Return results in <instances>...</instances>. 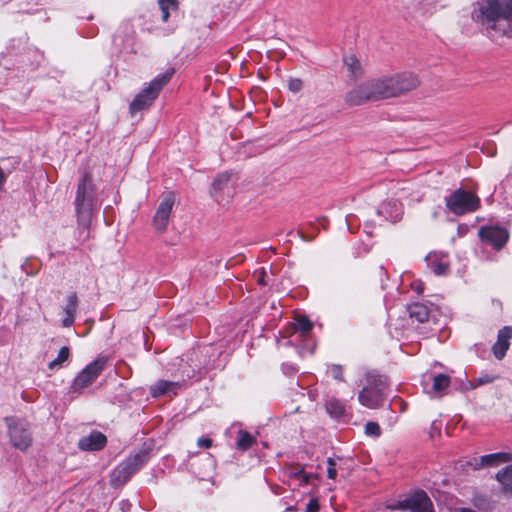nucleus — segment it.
I'll return each mask as SVG.
<instances>
[{
	"mask_svg": "<svg viewBox=\"0 0 512 512\" xmlns=\"http://www.w3.org/2000/svg\"><path fill=\"white\" fill-rule=\"evenodd\" d=\"M471 16L487 30L505 33L512 20V0H477Z\"/></svg>",
	"mask_w": 512,
	"mask_h": 512,
	"instance_id": "obj_1",
	"label": "nucleus"
},
{
	"mask_svg": "<svg viewBox=\"0 0 512 512\" xmlns=\"http://www.w3.org/2000/svg\"><path fill=\"white\" fill-rule=\"evenodd\" d=\"M389 380L384 374L375 369L364 372V385L359 391V403L369 409H378L388 398Z\"/></svg>",
	"mask_w": 512,
	"mask_h": 512,
	"instance_id": "obj_2",
	"label": "nucleus"
},
{
	"mask_svg": "<svg viewBox=\"0 0 512 512\" xmlns=\"http://www.w3.org/2000/svg\"><path fill=\"white\" fill-rule=\"evenodd\" d=\"M94 197L95 185L93 184L92 176L90 173L84 172L77 185L74 202L78 226L84 230L88 228L92 217Z\"/></svg>",
	"mask_w": 512,
	"mask_h": 512,
	"instance_id": "obj_3",
	"label": "nucleus"
},
{
	"mask_svg": "<svg viewBox=\"0 0 512 512\" xmlns=\"http://www.w3.org/2000/svg\"><path fill=\"white\" fill-rule=\"evenodd\" d=\"M174 74V69L167 70L164 74L155 77L142 91H140L130 103L131 115L149 108L158 97L160 91L168 84Z\"/></svg>",
	"mask_w": 512,
	"mask_h": 512,
	"instance_id": "obj_4",
	"label": "nucleus"
},
{
	"mask_svg": "<svg viewBox=\"0 0 512 512\" xmlns=\"http://www.w3.org/2000/svg\"><path fill=\"white\" fill-rule=\"evenodd\" d=\"M149 452L145 449L128 456L110 474V485L114 488L123 486L147 461Z\"/></svg>",
	"mask_w": 512,
	"mask_h": 512,
	"instance_id": "obj_5",
	"label": "nucleus"
},
{
	"mask_svg": "<svg viewBox=\"0 0 512 512\" xmlns=\"http://www.w3.org/2000/svg\"><path fill=\"white\" fill-rule=\"evenodd\" d=\"M446 207L455 215L476 211L480 206L479 197L470 191L457 189L445 199Z\"/></svg>",
	"mask_w": 512,
	"mask_h": 512,
	"instance_id": "obj_6",
	"label": "nucleus"
},
{
	"mask_svg": "<svg viewBox=\"0 0 512 512\" xmlns=\"http://www.w3.org/2000/svg\"><path fill=\"white\" fill-rule=\"evenodd\" d=\"M5 422L12 446L21 451L27 450L32 444L29 423L18 417H6Z\"/></svg>",
	"mask_w": 512,
	"mask_h": 512,
	"instance_id": "obj_7",
	"label": "nucleus"
},
{
	"mask_svg": "<svg viewBox=\"0 0 512 512\" xmlns=\"http://www.w3.org/2000/svg\"><path fill=\"white\" fill-rule=\"evenodd\" d=\"M107 365L106 357H98L88 364L72 382L71 391L80 393L84 388L90 386L103 372Z\"/></svg>",
	"mask_w": 512,
	"mask_h": 512,
	"instance_id": "obj_8",
	"label": "nucleus"
},
{
	"mask_svg": "<svg viewBox=\"0 0 512 512\" xmlns=\"http://www.w3.org/2000/svg\"><path fill=\"white\" fill-rule=\"evenodd\" d=\"M231 177V173L222 172L218 174L212 182L210 194L220 205L228 204L234 195Z\"/></svg>",
	"mask_w": 512,
	"mask_h": 512,
	"instance_id": "obj_9",
	"label": "nucleus"
},
{
	"mask_svg": "<svg viewBox=\"0 0 512 512\" xmlns=\"http://www.w3.org/2000/svg\"><path fill=\"white\" fill-rule=\"evenodd\" d=\"M393 510H409L412 512H434L432 501L425 491H416L391 507Z\"/></svg>",
	"mask_w": 512,
	"mask_h": 512,
	"instance_id": "obj_10",
	"label": "nucleus"
},
{
	"mask_svg": "<svg viewBox=\"0 0 512 512\" xmlns=\"http://www.w3.org/2000/svg\"><path fill=\"white\" fill-rule=\"evenodd\" d=\"M391 86V96L397 97L406 92L415 89L419 85V79L416 75L410 72H403L394 76L388 77Z\"/></svg>",
	"mask_w": 512,
	"mask_h": 512,
	"instance_id": "obj_11",
	"label": "nucleus"
},
{
	"mask_svg": "<svg viewBox=\"0 0 512 512\" xmlns=\"http://www.w3.org/2000/svg\"><path fill=\"white\" fill-rule=\"evenodd\" d=\"M174 202L175 198L172 193L166 195L160 202L153 217V226L158 232H164L166 230Z\"/></svg>",
	"mask_w": 512,
	"mask_h": 512,
	"instance_id": "obj_12",
	"label": "nucleus"
},
{
	"mask_svg": "<svg viewBox=\"0 0 512 512\" xmlns=\"http://www.w3.org/2000/svg\"><path fill=\"white\" fill-rule=\"evenodd\" d=\"M479 236L497 250L502 249L509 239L508 231L499 226L482 227L479 230Z\"/></svg>",
	"mask_w": 512,
	"mask_h": 512,
	"instance_id": "obj_13",
	"label": "nucleus"
},
{
	"mask_svg": "<svg viewBox=\"0 0 512 512\" xmlns=\"http://www.w3.org/2000/svg\"><path fill=\"white\" fill-rule=\"evenodd\" d=\"M345 101L349 106H360L367 102H374L369 80L349 90L345 95Z\"/></svg>",
	"mask_w": 512,
	"mask_h": 512,
	"instance_id": "obj_14",
	"label": "nucleus"
},
{
	"mask_svg": "<svg viewBox=\"0 0 512 512\" xmlns=\"http://www.w3.org/2000/svg\"><path fill=\"white\" fill-rule=\"evenodd\" d=\"M107 444V437L100 431L93 430L89 435L83 436L78 441V447L82 451H99Z\"/></svg>",
	"mask_w": 512,
	"mask_h": 512,
	"instance_id": "obj_15",
	"label": "nucleus"
},
{
	"mask_svg": "<svg viewBox=\"0 0 512 512\" xmlns=\"http://www.w3.org/2000/svg\"><path fill=\"white\" fill-rule=\"evenodd\" d=\"M512 338V327L504 326L498 331L497 341L492 347L494 356L501 360L505 357L507 350L510 346V339Z\"/></svg>",
	"mask_w": 512,
	"mask_h": 512,
	"instance_id": "obj_16",
	"label": "nucleus"
},
{
	"mask_svg": "<svg viewBox=\"0 0 512 512\" xmlns=\"http://www.w3.org/2000/svg\"><path fill=\"white\" fill-rule=\"evenodd\" d=\"M512 460V455L506 452H498L481 456L475 459L474 469L478 470L484 467H496Z\"/></svg>",
	"mask_w": 512,
	"mask_h": 512,
	"instance_id": "obj_17",
	"label": "nucleus"
},
{
	"mask_svg": "<svg viewBox=\"0 0 512 512\" xmlns=\"http://www.w3.org/2000/svg\"><path fill=\"white\" fill-rule=\"evenodd\" d=\"M425 261L435 275H445L449 270V260L447 254L431 252L426 256Z\"/></svg>",
	"mask_w": 512,
	"mask_h": 512,
	"instance_id": "obj_18",
	"label": "nucleus"
},
{
	"mask_svg": "<svg viewBox=\"0 0 512 512\" xmlns=\"http://www.w3.org/2000/svg\"><path fill=\"white\" fill-rule=\"evenodd\" d=\"M374 101L391 98V86L388 77H380L369 80Z\"/></svg>",
	"mask_w": 512,
	"mask_h": 512,
	"instance_id": "obj_19",
	"label": "nucleus"
},
{
	"mask_svg": "<svg viewBox=\"0 0 512 512\" xmlns=\"http://www.w3.org/2000/svg\"><path fill=\"white\" fill-rule=\"evenodd\" d=\"M180 385L178 382L159 380L150 388L153 397H161L168 394H176Z\"/></svg>",
	"mask_w": 512,
	"mask_h": 512,
	"instance_id": "obj_20",
	"label": "nucleus"
},
{
	"mask_svg": "<svg viewBox=\"0 0 512 512\" xmlns=\"http://www.w3.org/2000/svg\"><path fill=\"white\" fill-rule=\"evenodd\" d=\"M408 312L411 318L420 323H424L429 318V308L422 303H413L408 306Z\"/></svg>",
	"mask_w": 512,
	"mask_h": 512,
	"instance_id": "obj_21",
	"label": "nucleus"
},
{
	"mask_svg": "<svg viewBox=\"0 0 512 512\" xmlns=\"http://www.w3.org/2000/svg\"><path fill=\"white\" fill-rule=\"evenodd\" d=\"M497 481L505 493L512 494V465H508L496 474Z\"/></svg>",
	"mask_w": 512,
	"mask_h": 512,
	"instance_id": "obj_22",
	"label": "nucleus"
},
{
	"mask_svg": "<svg viewBox=\"0 0 512 512\" xmlns=\"http://www.w3.org/2000/svg\"><path fill=\"white\" fill-rule=\"evenodd\" d=\"M325 407L328 414L335 419L342 418L346 412L345 405L336 398L327 400Z\"/></svg>",
	"mask_w": 512,
	"mask_h": 512,
	"instance_id": "obj_23",
	"label": "nucleus"
},
{
	"mask_svg": "<svg viewBox=\"0 0 512 512\" xmlns=\"http://www.w3.org/2000/svg\"><path fill=\"white\" fill-rule=\"evenodd\" d=\"M344 64L347 67L350 76L357 79L362 75V69L359 60L354 55H347L344 57Z\"/></svg>",
	"mask_w": 512,
	"mask_h": 512,
	"instance_id": "obj_24",
	"label": "nucleus"
},
{
	"mask_svg": "<svg viewBox=\"0 0 512 512\" xmlns=\"http://www.w3.org/2000/svg\"><path fill=\"white\" fill-rule=\"evenodd\" d=\"M256 443V438L245 430H240L237 439V448L246 451Z\"/></svg>",
	"mask_w": 512,
	"mask_h": 512,
	"instance_id": "obj_25",
	"label": "nucleus"
},
{
	"mask_svg": "<svg viewBox=\"0 0 512 512\" xmlns=\"http://www.w3.org/2000/svg\"><path fill=\"white\" fill-rule=\"evenodd\" d=\"M433 385L432 390L435 393H443L450 385L449 376L439 373L432 377Z\"/></svg>",
	"mask_w": 512,
	"mask_h": 512,
	"instance_id": "obj_26",
	"label": "nucleus"
},
{
	"mask_svg": "<svg viewBox=\"0 0 512 512\" xmlns=\"http://www.w3.org/2000/svg\"><path fill=\"white\" fill-rule=\"evenodd\" d=\"M70 357V349L68 346H63L59 352L57 357L49 362L48 368L50 370L59 369L63 366V364L69 359Z\"/></svg>",
	"mask_w": 512,
	"mask_h": 512,
	"instance_id": "obj_27",
	"label": "nucleus"
},
{
	"mask_svg": "<svg viewBox=\"0 0 512 512\" xmlns=\"http://www.w3.org/2000/svg\"><path fill=\"white\" fill-rule=\"evenodd\" d=\"M178 5V0H159V6L162 12V20L164 22L168 21L170 11H175L178 9Z\"/></svg>",
	"mask_w": 512,
	"mask_h": 512,
	"instance_id": "obj_28",
	"label": "nucleus"
},
{
	"mask_svg": "<svg viewBox=\"0 0 512 512\" xmlns=\"http://www.w3.org/2000/svg\"><path fill=\"white\" fill-rule=\"evenodd\" d=\"M297 329L304 335L308 334L313 327L312 322L305 316H301L296 320Z\"/></svg>",
	"mask_w": 512,
	"mask_h": 512,
	"instance_id": "obj_29",
	"label": "nucleus"
},
{
	"mask_svg": "<svg viewBox=\"0 0 512 512\" xmlns=\"http://www.w3.org/2000/svg\"><path fill=\"white\" fill-rule=\"evenodd\" d=\"M77 306H78V297H77L76 293H71L67 298V303L64 308V311L66 314L75 315Z\"/></svg>",
	"mask_w": 512,
	"mask_h": 512,
	"instance_id": "obj_30",
	"label": "nucleus"
},
{
	"mask_svg": "<svg viewBox=\"0 0 512 512\" xmlns=\"http://www.w3.org/2000/svg\"><path fill=\"white\" fill-rule=\"evenodd\" d=\"M496 379L495 376L484 374L470 381V386L475 389L481 385L492 383Z\"/></svg>",
	"mask_w": 512,
	"mask_h": 512,
	"instance_id": "obj_31",
	"label": "nucleus"
},
{
	"mask_svg": "<svg viewBox=\"0 0 512 512\" xmlns=\"http://www.w3.org/2000/svg\"><path fill=\"white\" fill-rule=\"evenodd\" d=\"M365 434L371 437H379L381 435V428L376 422H367L365 425Z\"/></svg>",
	"mask_w": 512,
	"mask_h": 512,
	"instance_id": "obj_32",
	"label": "nucleus"
},
{
	"mask_svg": "<svg viewBox=\"0 0 512 512\" xmlns=\"http://www.w3.org/2000/svg\"><path fill=\"white\" fill-rule=\"evenodd\" d=\"M343 367L341 365H338V364H334L330 367V374L331 376L335 379V380H338V381H341V382H344L345 379H344V376H343Z\"/></svg>",
	"mask_w": 512,
	"mask_h": 512,
	"instance_id": "obj_33",
	"label": "nucleus"
},
{
	"mask_svg": "<svg viewBox=\"0 0 512 512\" xmlns=\"http://www.w3.org/2000/svg\"><path fill=\"white\" fill-rule=\"evenodd\" d=\"M303 88V81L300 78H291L288 81V89L293 92L297 93L301 91Z\"/></svg>",
	"mask_w": 512,
	"mask_h": 512,
	"instance_id": "obj_34",
	"label": "nucleus"
},
{
	"mask_svg": "<svg viewBox=\"0 0 512 512\" xmlns=\"http://www.w3.org/2000/svg\"><path fill=\"white\" fill-rule=\"evenodd\" d=\"M327 476L330 479H335L337 477L336 463L332 458H328L327 460Z\"/></svg>",
	"mask_w": 512,
	"mask_h": 512,
	"instance_id": "obj_35",
	"label": "nucleus"
},
{
	"mask_svg": "<svg viewBox=\"0 0 512 512\" xmlns=\"http://www.w3.org/2000/svg\"><path fill=\"white\" fill-rule=\"evenodd\" d=\"M320 505L317 498H311L306 505L305 512H318Z\"/></svg>",
	"mask_w": 512,
	"mask_h": 512,
	"instance_id": "obj_36",
	"label": "nucleus"
},
{
	"mask_svg": "<svg viewBox=\"0 0 512 512\" xmlns=\"http://www.w3.org/2000/svg\"><path fill=\"white\" fill-rule=\"evenodd\" d=\"M304 472H305V471H304V469H303V468H300V467H294V468H292V469L290 470L289 475H290V477H291V478H295V479H297V480H299V481H300L301 476L303 475V473H304Z\"/></svg>",
	"mask_w": 512,
	"mask_h": 512,
	"instance_id": "obj_37",
	"label": "nucleus"
},
{
	"mask_svg": "<svg viewBox=\"0 0 512 512\" xmlns=\"http://www.w3.org/2000/svg\"><path fill=\"white\" fill-rule=\"evenodd\" d=\"M197 445L201 448H210L212 445V440L208 437H201L198 439Z\"/></svg>",
	"mask_w": 512,
	"mask_h": 512,
	"instance_id": "obj_38",
	"label": "nucleus"
},
{
	"mask_svg": "<svg viewBox=\"0 0 512 512\" xmlns=\"http://www.w3.org/2000/svg\"><path fill=\"white\" fill-rule=\"evenodd\" d=\"M75 320V315L72 314H66V317L63 319L62 323L64 327H70L73 325Z\"/></svg>",
	"mask_w": 512,
	"mask_h": 512,
	"instance_id": "obj_39",
	"label": "nucleus"
},
{
	"mask_svg": "<svg viewBox=\"0 0 512 512\" xmlns=\"http://www.w3.org/2000/svg\"><path fill=\"white\" fill-rule=\"evenodd\" d=\"M313 477V474L304 472L303 475L301 476L300 484H309Z\"/></svg>",
	"mask_w": 512,
	"mask_h": 512,
	"instance_id": "obj_40",
	"label": "nucleus"
},
{
	"mask_svg": "<svg viewBox=\"0 0 512 512\" xmlns=\"http://www.w3.org/2000/svg\"><path fill=\"white\" fill-rule=\"evenodd\" d=\"M265 276H266V272L262 269L260 272H259V276H258V283L261 284V285H266V281H265Z\"/></svg>",
	"mask_w": 512,
	"mask_h": 512,
	"instance_id": "obj_41",
	"label": "nucleus"
},
{
	"mask_svg": "<svg viewBox=\"0 0 512 512\" xmlns=\"http://www.w3.org/2000/svg\"><path fill=\"white\" fill-rule=\"evenodd\" d=\"M412 288L417 292V293H422L423 291V285L421 282H414L412 284Z\"/></svg>",
	"mask_w": 512,
	"mask_h": 512,
	"instance_id": "obj_42",
	"label": "nucleus"
},
{
	"mask_svg": "<svg viewBox=\"0 0 512 512\" xmlns=\"http://www.w3.org/2000/svg\"><path fill=\"white\" fill-rule=\"evenodd\" d=\"M460 512H476V511H474V510H472L470 508H461Z\"/></svg>",
	"mask_w": 512,
	"mask_h": 512,
	"instance_id": "obj_43",
	"label": "nucleus"
}]
</instances>
